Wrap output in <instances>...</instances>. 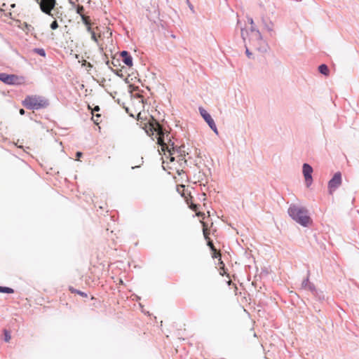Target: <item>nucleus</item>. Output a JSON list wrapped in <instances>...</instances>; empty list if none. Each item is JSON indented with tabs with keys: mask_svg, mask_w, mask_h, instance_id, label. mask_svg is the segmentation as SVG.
Wrapping results in <instances>:
<instances>
[{
	"mask_svg": "<svg viewBox=\"0 0 359 359\" xmlns=\"http://www.w3.org/2000/svg\"><path fill=\"white\" fill-rule=\"evenodd\" d=\"M151 126L154 128L156 133V137L157 138V142L161 146V150L165 154V151L169 154V158L171 162L175 161V155L178 154V149L174 147V144L171 143L169 134H165L162 127L158 123L155 124H151Z\"/></svg>",
	"mask_w": 359,
	"mask_h": 359,
	"instance_id": "obj_1",
	"label": "nucleus"
},
{
	"mask_svg": "<svg viewBox=\"0 0 359 359\" xmlns=\"http://www.w3.org/2000/svg\"><path fill=\"white\" fill-rule=\"evenodd\" d=\"M288 214L294 220L304 226H307L312 222L307 210L304 208L292 205L288 209Z\"/></svg>",
	"mask_w": 359,
	"mask_h": 359,
	"instance_id": "obj_2",
	"label": "nucleus"
},
{
	"mask_svg": "<svg viewBox=\"0 0 359 359\" xmlns=\"http://www.w3.org/2000/svg\"><path fill=\"white\" fill-rule=\"evenodd\" d=\"M49 103L46 98L40 95H27L22 101V105L28 109L46 108Z\"/></svg>",
	"mask_w": 359,
	"mask_h": 359,
	"instance_id": "obj_3",
	"label": "nucleus"
},
{
	"mask_svg": "<svg viewBox=\"0 0 359 359\" xmlns=\"http://www.w3.org/2000/svg\"><path fill=\"white\" fill-rule=\"evenodd\" d=\"M38 4L43 13L53 18V14L51 13V11L55 6L56 0H39Z\"/></svg>",
	"mask_w": 359,
	"mask_h": 359,
	"instance_id": "obj_4",
	"label": "nucleus"
},
{
	"mask_svg": "<svg viewBox=\"0 0 359 359\" xmlns=\"http://www.w3.org/2000/svg\"><path fill=\"white\" fill-rule=\"evenodd\" d=\"M22 78L18 77L14 74H7L5 73H0V81L2 82L9 84H20L22 83Z\"/></svg>",
	"mask_w": 359,
	"mask_h": 359,
	"instance_id": "obj_5",
	"label": "nucleus"
},
{
	"mask_svg": "<svg viewBox=\"0 0 359 359\" xmlns=\"http://www.w3.org/2000/svg\"><path fill=\"white\" fill-rule=\"evenodd\" d=\"M200 114L202 116V117L204 118V120L206 121V123L208 124L210 128L216 133H217V128L215 123V121L210 114L204 109L200 108L199 109Z\"/></svg>",
	"mask_w": 359,
	"mask_h": 359,
	"instance_id": "obj_6",
	"label": "nucleus"
},
{
	"mask_svg": "<svg viewBox=\"0 0 359 359\" xmlns=\"http://www.w3.org/2000/svg\"><path fill=\"white\" fill-rule=\"evenodd\" d=\"M341 184V175L340 172L334 174L333 177L329 182V191L330 194Z\"/></svg>",
	"mask_w": 359,
	"mask_h": 359,
	"instance_id": "obj_7",
	"label": "nucleus"
},
{
	"mask_svg": "<svg viewBox=\"0 0 359 359\" xmlns=\"http://www.w3.org/2000/svg\"><path fill=\"white\" fill-rule=\"evenodd\" d=\"M302 172H303L304 177L305 178L306 184L307 187H309L313 182V179H312V176H311V174L313 172V168L309 164L304 163L303 165Z\"/></svg>",
	"mask_w": 359,
	"mask_h": 359,
	"instance_id": "obj_8",
	"label": "nucleus"
},
{
	"mask_svg": "<svg viewBox=\"0 0 359 359\" xmlns=\"http://www.w3.org/2000/svg\"><path fill=\"white\" fill-rule=\"evenodd\" d=\"M250 40L249 42H259V40H262V36L259 31L253 24L252 25H250Z\"/></svg>",
	"mask_w": 359,
	"mask_h": 359,
	"instance_id": "obj_9",
	"label": "nucleus"
},
{
	"mask_svg": "<svg viewBox=\"0 0 359 359\" xmlns=\"http://www.w3.org/2000/svg\"><path fill=\"white\" fill-rule=\"evenodd\" d=\"M120 56L123 62L129 67H131L133 65V59L131 55L128 51L123 50L121 52Z\"/></svg>",
	"mask_w": 359,
	"mask_h": 359,
	"instance_id": "obj_10",
	"label": "nucleus"
},
{
	"mask_svg": "<svg viewBox=\"0 0 359 359\" xmlns=\"http://www.w3.org/2000/svg\"><path fill=\"white\" fill-rule=\"evenodd\" d=\"M262 21L264 29L272 35L273 33V23L271 20L266 21L264 17L262 18Z\"/></svg>",
	"mask_w": 359,
	"mask_h": 359,
	"instance_id": "obj_11",
	"label": "nucleus"
},
{
	"mask_svg": "<svg viewBox=\"0 0 359 359\" xmlns=\"http://www.w3.org/2000/svg\"><path fill=\"white\" fill-rule=\"evenodd\" d=\"M208 241V245L210 248V249L212 250V251L213 252V255L212 257L214 258H220L221 257V253L219 252H217V250L215 249L213 243H212V241L210 239V240H206Z\"/></svg>",
	"mask_w": 359,
	"mask_h": 359,
	"instance_id": "obj_12",
	"label": "nucleus"
},
{
	"mask_svg": "<svg viewBox=\"0 0 359 359\" xmlns=\"http://www.w3.org/2000/svg\"><path fill=\"white\" fill-rule=\"evenodd\" d=\"M192 197H190V199L187 198V203L189 205V208L194 212H196V215L199 216L201 215L200 212H198V205L194 204L191 202Z\"/></svg>",
	"mask_w": 359,
	"mask_h": 359,
	"instance_id": "obj_13",
	"label": "nucleus"
},
{
	"mask_svg": "<svg viewBox=\"0 0 359 359\" xmlns=\"http://www.w3.org/2000/svg\"><path fill=\"white\" fill-rule=\"evenodd\" d=\"M81 18L83 24L87 27L88 30L90 31V23L89 17L86 16V15H81Z\"/></svg>",
	"mask_w": 359,
	"mask_h": 359,
	"instance_id": "obj_14",
	"label": "nucleus"
},
{
	"mask_svg": "<svg viewBox=\"0 0 359 359\" xmlns=\"http://www.w3.org/2000/svg\"><path fill=\"white\" fill-rule=\"evenodd\" d=\"M318 70H319V72L321 74H324L325 76H328L329 75L330 71H329V69H328V67H327V66L326 65H320L319 67H318Z\"/></svg>",
	"mask_w": 359,
	"mask_h": 359,
	"instance_id": "obj_15",
	"label": "nucleus"
},
{
	"mask_svg": "<svg viewBox=\"0 0 359 359\" xmlns=\"http://www.w3.org/2000/svg\"><path fill=\"white\" fill-rule=\"evenodd\" d=\"M203 236H204V238H205V240H210V230L207 228L205 224L203 222Z\"/></svg>",
	"mask_w": 359,
	"mask_h": 359,
	"instance_id": "obj_16",
	"label": "nucleus"
},
{
	"mask_svg": "<svg viewBox=\"0 0 359 359\" xmlns=\"http://www.w3.org/2000/svg\"><path fill=\"white\" fill-rule=\"evenodd\" d=\"M177 191L181 194V195L187 200V198H189L184 193L185 191V187L184 185H180L177 188Z\"/></svg>",
	"mask_w": 359,
	"mask_h": 359,
	"instance_id": "obj_17",
	"label": "nucleus"
},
{
	"mask_svg": "<svg viewBox=\"0 0 359 359\" xmlns=\"http://www.w3.org/2000/svg\"><path fill=\"white\" fill-rule=\"evenodd\" d=\"M0 292L12 294L14 292V290L11 287L0 286Z\"/></svg>",
	"mask_w": 359,
	"mask_h": 359,
	"instance_id": "obj_18",
	"label": "nucleus"
},
{
	"mask_svg": "<svg viewBox=\"0 0 359 359\" xmlns=\"http://www.w3.org/2000/svg\"><path fill=\"white\" fill-rule=\"evenodd\" d=\"M219 273L221 276H224L226 273L224 270V264L222 261H221V257L219 258Z\"/></svg>",
	"mask_w": 359,
	"mask_h": 359,
	"instance_id": "obj_19",
	"label": "nucleus"
},
{
	"mask_svg": "<svg viewBox=\"0 0 359 359\" xmlns=\"http://www.w3.org/2000/svg\"><path fill=\"white\" fill-rule=\"evenodd\" d=\"M241 37L243 40V42L245 43L247 42L246 39H247V36L248 35V31L245 30L243 28H241Z\"/></svg>",
	"mask_w": 359,
	"mask_h": 359,
	"instance_id": "obj_20",
	"label": "nucleus"
},
{
	"mask_svg": "<svg viewBox=\"0 0 359 359\" xmlns=\"http://www.w3.org/2000/svg\"><path fill=\"white\" fill-rule=\"evenodd\" d=\"M76 13L79 14L81 16L83 15V13L84 11V7L81 5H77L76 8Z\"/></svg>",
	"mask_w": 359,
	"mask_h": 359,
	"instance_id": "obj_21",
	"label": "nucleus"
},
{
	"mask_svg": "<svg viewBox=\"0 0 359 359\" xmlns=\"http://www.w3.org/2000/svg\"><path fill=\"white\" fill-rule=\"evenodd\" d=\"M11 339V334L8 331L4 330V340L6 342H9Z\"/></svg>",
	"mask_w": 359,
	"mask_h": 359,
	"instance_id": "obj_22",
	"label": "nucleus"
},
{
	"mask_svg": "<svg viewBox=\"0 0 359 359\" xmlns=\"http://www.w3.org/2000/svg\"><path fill=\"white\" fill-rule=\"evenodd\" d=\"M101 117V115L97 114L96 115H93L92 119L93 121V122L96 124V125H98L100 123V118Z\"/></svg>",
	"mask_w": 359,
	"mask_h": 359,
	"instance_id": "obj_23",
	"label": "nucleus"
},
{
	"mask_svg": "<svg viewBox=\"0 0 359 359\" xmlns=\"http://www.w3.org/2000/svg\"><path fill=\"white\" fill-rule=\"evenodd\" d=\"M34 51L35 53H36L39 54V55H41V56H43V57H44V56L46 55V54H45V50H44L43 49H42V48H35V49L34 50Z\"/></svg>",
	"mask_w": 359,
	"mask_h": 359,
	"instance_id": "obj_24",
	"label": "nucleus"
},
{
	"mask_svg": "<svg viewBox=\"0 0 359 359\" xmlns=\"http://www.w3.org/2000/svg\"><path fill=\"white\" fill-rule=\"evenodd\" d=\"M50 27L52 29H56L58 27L57 22L56 20L53 21Z\"/></svg>",
	"mask_w": 359,
	"mask_h": 359,
	"instance_id": "obj_25",
	"label": "nucleus"
},
{
	"mask_svg": "<svg viewBox=\"0 0 359 359\" xmlns=\"http://www.w3.org/2000/svg\"><path fill=\"white\" fill-rule=\"evenodd\" d=\"M91 34V38L95 41V42H97V36H96V34L93 31H89Z\"/></svg>",
	"mask_w": 359,
	"mask_h": 359,
	"instance_id": "obj_26",
	"label": "nucleus"
},
{
	"mask_svg": "<svg viewBox=\"0 0 359 359\" xmlns=\"http://www.w3.org/2000/svg\"><path fill=\"white\" fill-rule=\"evenodd\" d=\"M77 294L81 295V297H86V298L88 297V294L86 293L83 292H81V291L79 290L77 292Z\"/></svg>",
	"mask_w": 359,
	"mask_h": 359,
	"instance_id": "obj_27",
	"label": "nucleus"
},
{
	"mask_svg": "<svg viewBox=\"0 0 359 359\" xmlns=\"http://www.w3.org/2000/svg\"><path fill=\"white\" fill-rule=\"evenodd\" d=\"M248 22L250 23V25H252L254 24V20L252 18L248 17Z\"/></svg>",
	"mask_w": 359,
	"mask_h": 359,
	"instance_id": "obj_28",
	"label": "nucleus"
},
{
	"mask_svg": "<svg viewBox=\"0 0 359 359\" xmlns=\"http://www.w3.org/2000/svg\"><path fill=\"white\" fill-rule=\"evenodd\" d=\"M76 160L79 161L80 157L82 156V153L80 152V151H78L76 154Z\"/></svg>",
	"mask_w": 359,
	"mask_h": 359,
	"instance_id": "obj_29",
	"label": "nucleus"
},
{
	"mask_svg": "<svg viewBox=\"0 0 359 359\" xmlns=\"http://www.w3.org/2000/svg\"><path fill=\"white\" fill-rule=\"evenodd\" d=\"M69 291L72 292V293H76L77 294V292L79 290L74 289V287H69Z\"/></svg>",
	"mask_w": 359,
	"mask_h": 359,
	"instance_id": "obj_30",
	"label": "nucleus"
},
{
	"mask_svg": "<svg viewBox=\"0 0 359 359\" xmlns=\"http://www.w3.org/2000/svg\"><path fill=\"white\" fill-rule=\"evenodd\" d=\"M100 111V107L98 106L95 107V108L93 109L92 113L93 114L94 111Z\"/></svg>",
	"mask_w": 359,
	"mask_h": 359,
	"instance_id": "obj_31",
	"label": "nucleus"
},
{
	"mask_svg": "<svg viewBox=\"0 0 359 359\" xmlns=\"http://www.w3.org/2000/svg\"><path fill=\"white\" fill-rule=\"evenodd\" d=\"M19 112H20V114L21 115H24V114H25V110H24L23 109H20V111H19Z\"/></svg>",
	"mask_w": 359,
	"mask_h": 359,
	"instance_id": "obj_32",
	"label": "nucleus"
},
{
	"mask_svg": "<svg viewBox=\"0 0 359 359\" xmlns=\"http://www.w3.org/2000/svg\"><path fill=\"white\" fill-rule=\"evenodd\" d=\"M246 54L248 55V57H250V53L249 52V50L248 48H246Z\"/></svg>",
	"mask_w": 359,
	"mask_h": 359,
	"instance_id": "obj_33",
	"label": "nucleus"
},
{
	"mask_svg": "<svg viewBox=\"0 0 359 359\" xmlns=\"http://www.w3.org/2000/svg\"><path fill=\"white\" fill-rule=\"evenodd\" d=\"M189 6L190 9L193 11V6L189 5Z\"/></svg>",
	"mask_w": 359,
	"mask_h": 359,
	"instance_id": "obj_34",
	"label": "nucleus"
},
{
	"mask_svg": "<svg viewBox=\"0 0 359 359\" xmlns=\"http://www.w3.org/2000/svg\"><path fill=\"white\" fill-rule=\"evenodd\" d=\"M177 157H178V158H179V160H182V158H181V156L177 155Z\"/></svg>",
	"mask_w": 359,
	"mask_h": 359,
	"instance_id": "obj_35",
	"label": "nucleus"
},
{
	"mask_svg": "<svg viewBox=\"0 0 359 359\" xmlns=\"http://www.w3.org/2000/svg\"><path fill=\"white\" fill-rule=\"evenodd\" d=\"M36 1L37 2V4L39 3V0H36Z\"/></svg>",
	"mask_w": 359,
	"mask_h": 359,
	"instance_id": "obj_36",
	"label": "nucleus"
}]
</instances>
